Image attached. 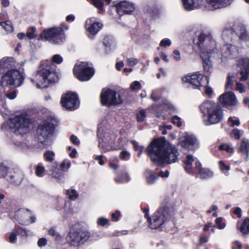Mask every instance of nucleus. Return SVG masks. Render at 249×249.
Instances as JSON below:
<instances>
[{"mask_svg":"<svg viewBox=\"0 0 249 249\" xmlns=\"http://www.w3.org/2000/svg\"><path fill=\"white\" fill-rule=\"evenodd\" d=\"M156 164H171L178 160L179 153L175 146L166 141L154 140L146 149Z\"/></svg>","mask_w":249,"mask_h":249,"instance_id":"nucleus-1","label":"nucleus"},{"mask_svg":"<svg viewBox=\"0 0 249 249\" xmlns=\"http://www.w3.org/2000/svg\"><path fill=\"white\" fill-rule=\"evenodd\" d=\"M197 43L201 50L200 56L204 70L208 72L212 66L210 58L214 56L217 51L215 40L211 32L203 31L198 36Z\"/></svg>","mask_w":249,"mask_h":249,"instance_id":"nucleus-2","label":"nucleus"},{"mask_svg":"<svg viewBox=\"0 0 249 249\" xmlns=\"http://www.w3.org/2000/svg\"><path fill=\"white\" fill-rule=\"evenodd\" d=\"M53 64H43L32 78V83L38 88H46L50 84L56 82L58 77L53 68Z\"/></svg>","mask_w":249,"mask_h":249,"instance_id":"nucleus-3","label":"nucleus"},{"mask_svg":"<svg viewBox=\"0 0 249 249\" xmlns=\"http://www.w3.org/2000/svg\"><path fill=\"white\" fill-rule=\"evenodd\" d=\"M200 110L203 114V122L206 125L217 124L223 119L221 108L212 101L208 100L203 103L200 106Z\"/></svg>","mask_w":249,"mask_h":249,"instance_id":"nucleus-4","label":"nucleus"},{"mask_svg":"<svg viewBox=\"0 0 249 249\" xmlns=\"http://www.w3.org/2000/svg\"><path fill=\"white\" fill-rule=\"evenodd\" d=\"M25 80L23 71L16 69L8 70L1 77L0 85L4 87L17 88L22 85Z\"/></svg>","mask_w":249,"mask_h":249,"instance_id":"nucleus-5","label":"nucleus"},{"mask_svg":"<svg viewBox=\"0 0 249 249\" xmlns=\"http://www.w3.org/2000/svg\"><path fill=\"white\" fill-rule=\"evenodd\" d=\"M9 128L17 135H23L30 131V120L27 115L21 114L16 115L7 121Z\"/></svg>","mask_w":249,"mask_h":249,"instance_id":"nucleus-6","label":"nucleus"},{"mask_svg":"<svg viewBox=\"0 0 249 249\" xmlns=\"http://www.w3.org/2000/svg\"><path fill=\"white\" fill-rule=\"evenodd\" d=\"M174 212L168 208H160L152 216L148 217L149 227L152 229H156L162 225L166 221L173 218Z\"/></svg>","mask_w":249,"mask_h":249,"instance_id":"nucleus-7","label":"nucleus"},{"mask_svg":"<svg viewBox=\"0 0 249 249\" xmlns=\"http://www.w3.org/2000/svg\"><path fill=\"white\" fill-rule=\"evenodd\" d=\"M233 33L243 41L249 40V33L245 25L241 23L237 22L232 26L227 25L222 32V37L224 40H229L231 38Z\"/></svg>","mask_w":249,"mask_h":249,"instance_id":"nucleus-8","label":"nucleus"},{"mask_svg":"<svg viewBox=\"0 0 249 249\" xmlns=\"http://www.w3.org/2000/svg\"><path fill=\"white\" fill-rule=\"evenodd\" d=\"M54 129V125L50 122H45L39 125L36 130L38 141L46 148L51 145V137Z\"/></svg>","mask_w":249,"mask_h":249,"instance_id":"nucleus-9","label":"nucleus"},{"mask_svg":"<svg viewBox=\"0 0 249 249\" xmlns=\"http://www.w3.org/2000/svg\"><path fill=\"white\" fill-rule=\"evenodd\" d=\"M101 101L105 106H116L123 103V100L119 93L110 89H104L101 94Z\"/></svg>","mask_w":249,"mask_h":249,"instance_id":"nucleus-10","label":"nucleus"},{"mask_svg":"<svg viewBox=\"0 0 249 249\" xmlns=\"http://www.w3.org/2000/svg\"><path fill=\"white\" fill-rule=\"evenodd\" d=\"M40 37L54 44H61L65 40L64 34L61 28L53 27L44 30L41 34Z\"/></svg>","mask_w":249,"mask_h":249,"instance_id":"nucleus-11","label":"nucleus"},{"mask_svg":"<svg viewBox=\"0 0 249 249\" xmlns=\"http://www.w3.org/2000/svg\"><path fill=\"white\" fill-rule=\"evenodd\" d=\"M73 73L79 80L86 81L92 77L94 74V71L87 62H81L80 64L75 65L73 68Z\"/></svg>","mask_w":249,"mask_h":249,"instance_id":"nucleus-12","label":"nucleus"},{"mask_svg":"<svg viewBox=\"0 0 249 249\" xmlns=\"http://www.w3.org/2000/svg\"><path fill=\"white\" fill-rule=\"evenodd\" d=\"M90 237L89 232L86 231H71L66 239L68 243L72 246H78L87 241Z\"/></svg>","mask_w":249,"mask_h":249,"instance_id":"nucleus-13","label":"nucleus"},{"mask_svg":"<svg viewBox=\"0 0 249 249\" xmlns=\"http://www.w3.org/2000/svg\"><path fill=\"white\" fill-rule=\"evenodd\" d=\"M182 80L184 83H188L193 86V88L198 89H200L201 87L206 86L209 82L208 77L199 72L183 77Z\"/></svg>","mask_w":249,"mask_h":249,"instance_id":"nucleus-14","label":"nucleus"},{"mask_svg":"<svg viewBox=\"0 0 249 249\" xmlns=\"http://www.w3.org/2000/svg\"><path fill=\"white\" fill-rule=\"evenodd\" d=\"M79 104L77 95L75 93L67 92L61 96V104L66 109L74 110L78 107Z\"/></svg>","mask_w":249,"mask_h":249,"instance_id":"nucleus-15","label":"nucleus"},{"mask_svg":"<svg viewBox=\"0 0 249 249\" xmlns=\"http://www.w3.org/2000/svg\"><path fill=\"white\" fill-rule=\"evenodd\" d=\"M16 218L19 224L28 225L35 223L36 221V216L32 212L26 209H19L16 212Z\"/></svg>","mask_w":249,"mask_h":249,"instance_id":"nucleus-16","label":"nucleus"},{"mask_svg":"<svg viewBox=\"0 0 249 249\" xmlns=\"http://www.w3.org/2000/svg\"><path fill=\"white\" fill-rule=\"evenodd\" d=\"M97 136L99 138V147L104 152L108 151L111 149L110 148H106L104 147L105 144H111L112 142V137L109 132L105 131L103 129L99 128L98 130Z\"/></svg>","mask_w":249,"mask_h":249,"instance_id":"nucleus-17","label":"nucleus"},{"mask_svg":"<svg viewBox=\"0 0 249 249\" xmlns=\"http://www.w3.org/2000/svg\"><path fill=\"white\" fill-rule=\"evenodd\" d=\"M238 48L232 44H227L224 45L221 49V59L224 61L227 59L232 58L238 54Z\"/></svg>","mask_w":249,"mask_h":249,"instance_id":"nucleus-18","label":"nucleus"},{"mask_svg":"<svg viewBox=\"0 0 249 249\" xmlns=\"http://www.w3.org/2000/svg\"><path fill=\"white\" fill-rule=\"evenodd\" d=\"M115 6L117 12L120 16L124 14H131L135 9L133 3L125 0L117 3Z\"/></svg>","mask_w":249,"mask_h":249,"instance_id":"nucleus-19","label":"nucleus"},{"mask_svg":"<svg viewBox=\"0 0 249 249\" xmlns=\"http://www.w3.org/2000/svg\"><path fill=\"white\" fill-rule=\"evenodd\" d=\"M179 144L189 150H195L199 147L198 142L196 138L192 135L184 136L179 141Z\"/></svg>","mask_w":249,"mask_h":249,"instance_id":"nucleus-20","label":"nucleus"},{"mask_svg":"<svg viewBox=\"0 0 249 249\" xmlns=\"http://www.w3.org/2000/svg\"><path fill=\"white\" fill-rule=\"evenodd\" d=\"M220 103L226 107L233 106L237 105L238 101L233 93L231 92H225L219 97Z\"/></svg>","mask_w":249,"mask_h":249,"instance_id":"nucleus-21","label":"nucleus"},{"mask_svg":"<svg viewBox=\"0 0 249 249\" xmlns=\"http://www.w3.org/2000/svg\"><path fill=\"white\" fill-rule=\"evenodd\" d=\"M238 66L241 69L240 80H246L249 75V56L239 58L238 61Z\"/></svg>","mask_w":249,"mask_h":249,"instance_id":"nucleus-22","label":"nucleus"},{"mask_svg":"<svg viewBox=\"0 0 249 249\" xmlns=\"http://www.w3.org/2000/svg\"><path fill=\"white\" fill-rule=\"evenodd\" d=\"M102 27V24L96 22L94 18H90L86 21L85 28L92 36L96 34Z\"/></svg>","mask_w":249,"mask_h":249,"instance_id":"nucleus-23","label":"nucleus"},{"mask_svg":"<svg viewBox=\"0 0 249 249\" xmlns=\"http://www.w3.org/2000/svg\"><path fill=\"white\" fill-rule=\"evenodd\" d=\"M209 6L213 9H217L230 5L233 0H205Z\"/></svg>","mask_w":249,"mask_h":249,"instance_id":"nucleus-24","label":"nucleus"},{"mask_svg":"<svg viewBox=\"0 0 249 249\" xmlns=\"http://www.w3.org/2000/svg\"><path fill=\"white\" fill-rule=\"evenodd\" d=\"M201 164L199 161H196V170L194 173H198L200 177L202 178H212L213 173L208 169L202 168L201 167Z\"/></svg>","mask_w":249,"mask_h":249,"instance_id":"nucleus-25","label":"nucleus"},{"mask_svg":"<svg viewBox=\"0 0 249 249\" xmlns=\"http://www.w3.org/2000/svg\"><path fill=\"white\" fill-rule=\"evenodd\" d=\"M198 161L194 156L188 155L186 157V160L184 162V168L185 171L189 173H194L196 170V161Z\"/></svg>","mask_w":249,"mask_h":249,"instance_id":"nucleus-26","label":"nucleus"},{"mask_svg":"<svg viewBox=\"0 0 249 249\" xmlns=\"http://www.w3.org/2000/svg\"><path fill=\"white\" fill-rule=\"evenodd\" d=\"M237 151L238 153L242 155L246 156L245 160L248 161L249 159V141L243 139L241 142L239 143L237 147Z\"/></svg>","mask_w":249,"mask_h":249,"instance_id":"nucleus-27","label":"nucleus"},{"mask_svg":"<svg viewBox=\"0 0 249 249\" xmlns=\"http://www.w3.org/2000/svg\"><path fill=\"white\" fill-rule=\"evenodd\" d=\"M184 8L187 11L197 9L198 5L195 0H181Z\"/></svg>","mask_w":249,"mask_h":249,"instance_id":"nucleus-28","label":"nucleus"},{"mask_svg":"<svg viewBox=\"0 0 249 249\" xmlns=\"http://www.w3.org/2000/svg\"><path fill=\"white\" fill-rule=\"evenodd\" d=\"M144 176L146 178V182L149 185L154 184L157 178L156 174L149 169L145 170L144 172Z\"/></svg>","mask_w":249,"mask_h":249,"instance_id":"nucleus-29","label":"nucleus"},{"mask_svg":"<svg viewBox=\"0 0 249 249\" xmlns=\"http://www.w3.org/2000/svg\"><path fill=\"white\" fill-rule=\"evenodd\" d=\"M0 60H3V65L6 69L10 70L16 67V62L12 57H4Z\"/></svg>","mask_w":249,"mask_h":249,"instance_id":"nucleus-30","label":"nucleus"},{"mask_svg":"<svg viewBox=\"0 0 249 249\" xmlns=\"http://www.w3.org/2000/svg\"><path fill=\"white\" fill-rule=\"evenodd\" d=\"M48 234L52 236L57 243H60L63 241V236L61 235L56 230L52 228L48 231Z\"/></svg>","mask_w":249,"mask_h":249,"instance_id":"nucleus-31","label":"nucleus"},{"mask_svg":"<svg viewBox=\"0 0 249 249\" xmlns=\"http://www.w3.org/2000/svg\"><path fill=\"white\" fill-rule=\"evenodd\" d=\"M0 26H2V28L7 34H10L14 31V27L11 21L10 20L0 22Z\"/></svg>","mask_w":249,"mask_h":249,"instance_id":"nucleus-32","label":"nucleus"},{"mask_svg":"<svg viewBox=\"0 0 249 249\" xmlns=\"http://www.w3.org/2000/svg\"><path fill=\"white\" fill-rule=\"evenodd\" d=\"M238 229L244 235L249 233V218L245 219Z\"/></svg>","mask_w":249,"mask_h":249,"instance_id":"nucleus-33","label":"nucleus"},{"mask_svg":"<svg viewBox=\"0 0 249 249\" xmlns=\"http://www.w3.org/2000/svg\"><path fill=\"white\" fill-rule=\"evenodd\" d=\"M129 179L128 175L126 173H124L115 178V180L116 182L121 183L127 182Z\"/></svg>","mask_w":249,"mask_h":249,"instance_id":"nucleus-34","label":"nucleus"},{"mask_svg":"<svg viewBox=\"0 0 249 249\" xmlns=\"http://www.w3.org/2000/svg\"><path fill=\"white\" fill-rule=\"evenodd\" d=\"M113 39L111 36H105L103 40V44L106 47V51H109L113 44Z\"/></svg>","mask_w":249,"mask_h":249,"instance_id":"nucleus-35","label":"nucleus"},{"mask_svg":"<svg viewBox=\"0 0 249 249\" xmlns=\"http://www.w3.org/2000/svg\"><path fill=\"white\" fill-rule=\"evenodd\" d=\"M107 3H109L112 0H105ZM92 4L97 7L99 11L103 10L104 4L102 0H91Z\"/></svg>","mask_w":249,"mask_h":249,"instance_id":"nucleus-36","label":"nucleus"},{"mask_svg":"<svg viewBox=\"0 0 249 249\" xmlns=\"http://www.w3.org/2000/svg\"><path fill=\"white\" fill-rule=\"evenodd\" d=\"M51 175L52 177L57 178L58 180H61L63 178L62 173L58 168H54V169L52 171Z\"/></svg>","mask_w":249,"mask_h":249,"instance_id":"nucleus-37","label":"nucleus"},{"mask_svg":"<svg viewBox=\"0 0 249 249\" xmlns=\"http://www.w3.org/2000/svg\"><path fill=\"white\" fill-rule=\"evenodd\" d=\"M54 153L53 151H47L44 153V157L46 161L51 162L54 160Z\"/></svg>","mask_w":249,"mask_h":249,"instance_id":"nucleus-38","label":"nucleus"},{"mask_svg":"<svg viewBox=\"0 0 249 249\" xmlns=\"http://www.w3.org/2000/svg\"><path fill=\"white\" fill-rule=\"evenodd\" d=\"M146 117V112L144 109H140L137 114V120L138 122H143Z\"/></svg>","mask_w":249,"mask_h":249,"instance_id":"nucleus-39","label":"nucleus"},{"mask_svg":"<svg viewBox=\"0 0 249 249\" xmlns=\"http://www.w3.org/2000/svg\"><path fill=\"white\" fill-rule=\"evenodd\" d=\"M66 193L70 199L74 200L78 197V194L73 189H70L68 190Z\"/></svg>","mask_w":249,"mask_h":249,"instance_id":"nucleus-40","label":"nucleus"},{"mask_svg":"<svg viewBox=\"0 0 249 249\" xmlns=\"http://www.w3.org/2000/svg\"><path fill=\"white\" fill-rule=\"evenodd\" d=\"M235 80V77L232 75L229 74L227 78V82L226 85V89L231 88L234 81Z\"/></svg>","mask_w":249,"mask_h":249,"instance_id":"nucleus-41","label":"nucleus"},{"mask_svg":"<svg viewBox=\"0 0 249 249\" xmlns=\"http://www.w3.org/2000/svg\"><path fill=\"white\" fill-rule=\"evenodd\" d=\"M18 229H16L13 231L10 234L9 236V242L11 243H14L17 240V236L18 234Z\"/></svg>","mask_w":249,"mask_h":249,"instance_id":"nucleus-42","label":"nucleus"},{"mask_svg":"<svg viewBox=\"0 0 249 249\" xmlns=\"http://www.w3.org/2000/svg\"><path fill=\"white\" fill-rule=\"evenodd\" d=\"M220 150H225L228 153H232L233 151V149L230 144H222L219 146Z\"/></svg>","mask_w":249,"mask_h":249,"instance_id":"nucleus-43","label":"nucleus"},{"mask_svg":"<svg viewBox=\"0 0 249 249\" xmlns=\"http://www.w3.org/2000/svg\"><path fill=\"white\" fill-rule=\"evenodd\" d=\"M8 168L2 163H0V178L5 177L8 173Z\"/></svg>","mask_w":249,"mask_h":249,"instance_id":"nucleus-44","label":"nucleus"},{"mask_svg":"<svg viewBox=\"0 0 249 249\" xmlns=\"http://www.w3.org/2000/svg\"><path fill=\"white\" fill-rule=\"evenodd\" d=\"M222 217H218L215 219V223L218 229L223 230L226 227V223L222 222Z\"/></svg>","mask_w":249,"mask_h":249,"instance_id":"nucleus-45","label":"nucleus"},{"mask_svg":"<svg viewBox=\"0 0 249 249\" xmlns=\"http://www.w3.org/2000/svg\"><path fill=\"white\" fill-rule=\"evenodd\" d=\"M130 88L132 90H139L142 88V85L140 82L136 81L130 84Z\"/></svg>","mask_w":249,"mask_h":249,"instance_id":"nucleus-46","label":"nucleus"},{"mask_svg":"<svg viewBox=\"0 0 249 249\" xmlns=\"http://www.w3.org/2000/svg\"><path fill=\"white\" fill-rule=\"evenodd\" d=\"M126 62L128 65L134 66L138 63L139 60L134 57L127 58Z\"/></svg>","mask_w":249,"mask_h":249,"instance_id":"nucleus-47","label":"nucleus"},{"mask_svg":"<svg viewBox=\"0 0 249 249\" xmlns=\"http://www.w3.org/2000/svg\"><path fill=\"white\" fill-rule=\"evenodd\" d=\"M97 223L99 226H104L108 224L109 220L108 219L104 217H99L97 219Z\"/></svg>","mask_w":249,"mask_h":249,"instance_id":"nucleus-48","label":"nucleus"},{"mask_svg":"<svg viewBox=\"0 0 249 249\" xmlns=\"http://www.w3.org/2000/svg\"><path fill=\"white\" fill-rule=\"evenodd\" d=\"M36 31V29L34 27H31L28 29L26 36L29 39H32L35 37L34 33Z\"/></svg>","mask_w":249,"mask_h":249,"instance_id":"nucleus-49","label":"nucleus"},{"mask_svg":"<svg viewBox=\"0 0 249 249\" xmlns=\"http://www.w3.org/2000/svg\"><path fill=\"white\" fill-rule=\"evenodd\" d=\"M45 171V168L41 165H38L36 169V174L38 177H41Z\"/></svg>","mask_w":249,"mask_h":249,"instance_id":"nucleus-50","label":"nucleus"},{"mask_svg":"<svg viewBox=\"0 0 249 249\" xmlns=\"http://www.w3.org/2000/svg\"><path fill=\"white\" fill-rule=\"evenodd\" d=\"M172 122L173 124H177L178 127L182 125L181 119L178 116H174L172 118Z\"/></svg>","mask_w":249,"mask_h":249,"instance_id":"nucleus-51","label":"nucleus"},{"mask_svg":"<svg viewBox=\"0 0 249 249\" xmlns=\"http://www.w3.org/2000/svg\"><path fill=\"white\" fill-rule=\"evenodd\" d=\"M232 134L235 139L238 140L243 134V131L238 129H234L232 131Z\"/></svg>","mask_w":249,"mask_h":249,"instance_id":"nucleus-52","label":"nucleus"},{"mask_svg":"<svg viewBox=\"0 0 249 249\" xmlns=\"http://www.w3.org/2000/svg\"><path fill=\"white\" fill-rule=\"evenodd\" d=\"M47 239L44 237L40 238L38 239L37 244L38 247L42 248L45 247L47 244Z\"/></svg>","mask_w":249,"mask_h":249,"instance_id":"nucleus-53","label":"nucleus"},{"mask_svg":"<svg viewBox=\"0 0 249 249\" xmlns=\"http://www.w3.org/2000/svg\"><path fill=\"white\" fill-rule=\"evenodd\" d=\"M52 61L57 64L61 63L63 61L62 57L59 54H55L53 56Z\"/></svg>","mask_w":249,"mask_h":249,"instance_id":"nucleus-54","label":"nucleus"},{"mask_svg":"<svg viewBox=\"0 0 249 249\" xmlns=\"http://www.w3.org/2000/svg\"><path fill=\"white\" fill-rule=\"evenodd\" d=\"M171 44V41L168 39H163L160 42V46L164 47L169 46Z\"/></svg>","mask_w":249,"mask_h":249,"instance_id":"nucleus-55","label":"nucleus"},{"mask_svg":"<svg viewBox=\"0 0 249 249\" xmlns=\"http://www.w3.org/2000/svg\"><path fill=\"white\" fill-rule=\"evenodd\" d=\"M2 108L6 109L7 105L6 104L5 98H2V96L0 95V111H1Z\"/></svg>","mask_w":249,"mask_h":249,"instance_id":"nucleus-56","label":"nucleus"},{"mask_svg":"<svg viewBox=\"0 0 249 249\" xmlns=\"http://www.w3.org/2000/svg\"><path fill=\"white\" fill-rule=\"evenodd\" d=\"M151 98L154 101H158L160 98V95L159 92L158 90L154 91L152 92L151 95Z\"/></svg>","mask_w":249,"mask_h":249,"instance_id":"nucleus-57","label":"nucleus"},{"mask_svg":"<svg viewBox=\"0 0 249 249\" xmlns=\"http://www.w3.org/2000/svg\"><path fill=\"white\" fill-rule=\"evenodd\" d=\"M130 154L127 151H123L120 154V158L123 160H127L129 157Z\"/></svg>","mask_w":249,"mask_h":249,"instance_id":"nucleus-58","label":"nucleus"},{"mask_svg":"<svg viewBox=\"0 0 249 249\" xmlns=\"http://www.w3.org/2000/svg\"><path fill=\"white\" fill-rule=\"evenodd\" d=\"M7 98L10 100H13L17 97V92L16 90H13L11 92L7 93L5 94Z\"/></svg>","mask_w":249,"mask_h":249,"instance_id":"nucleus-59","label":"nucleus"},{"mask_svg":"<svg viewBox=\"0 0 249 249\" xmlns=\"http://www.w3.org/2000/svg\"><path fill=\"white\" fill-rule=\"evenodd\" d=\"M120 215V213L119 211H116L114 213L111 214V218L112 221H117L119 220Z\"/></svg>","mask_w":249,"mask_h":249,"instance_id":"nucleus-60","label":"nucleus"},{"mask_svg":"<svg viewBox=\"0 0 249 249\" xmlns=\"http://www.w3.org/2000/svg\"><path fill=\"white\" fill-rule=\"evenodd\" d=\"M228 121L231 123V126H234V125L238 126L240 125V121L238 119H237L236 120H234L233 119V118L231 117H230L228 119Z\"/></svg>","mask_w":249,"mask_h":249,"instance_id":"nucleus-61","label":"nucleus"},{"mask_svg":"<svg viewBox=\"0 0 249 249\" xmlns=\"http://www.w3.org/2000/svg\"><path fill=\"white\" fill-rule=\"evenodd\" d=\"M242 245L238 241H234L232 244V249H242Z\"/></svg>","mask_w":249,"mask_h":249,"instance_id":"nucleus-62","label":"nucleus"},{"mask_svg":"<svg viewBox=\"0 0 249 249\" xmlns=\"http://www.w3.org/2000/svg\"><path fill=\"white\" fill-rule=\"evenodd\" d=\"M173 57L174 59L177 61H178L181 59L180 54V53L178 50H175L173 52Z\"/></svg>","mask_w":249,"mask_h":249,"instance_id":"nucleus-63","label":"nucleus"},{"mask_svg":"<svg viewBox=\"0 0 249 249\" xmlns=\"http://www.w3.org/2000/svg\"><path fill=\"white\" fill-rule=\"evenodd\" d=\"M220 168L221 170H226L227 171L230 169V167L229 165H227L223 161H220L219 162Z\"/></svg>","mask_w":249,"mask_h":249,"instance_id":"nucleus-64","label":"nucleus"}]
</instances>
